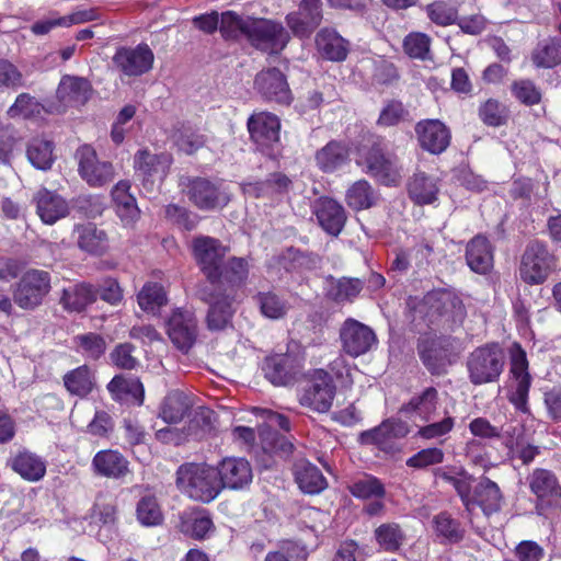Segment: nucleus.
<instances>
[{
  "label": "nucleus",
  "instance_id": "obj_1",
  "mask_svg": "<svg viewBox=\"0 0 561 561\" xmlns=\"http://www.w3.org/2000/svg\"><path fill=\"white\" fill-rule=\"evenodd\" d=\"M179 490L194 501L210 503L222 491L216 468L206 463L188 462L176 471Z\"/></svg>",
  "mask_w": 561,
  "mask_h": 561
},
{
  "label": "nucleus",
  "instance_id": "obj_2",
  "mask_svg": "<svg viewBox=\"0 0 561 561\" xmlns=\"http://www.w3.org/2000/svg\"><path fill=\"white\" fill-rule=\"evenodd\" d=\"M556 257L547 244L533 240L526 245L519 265L520 278L529 285L542 284L553 271Z\"/></svg>",
  "mask_w": 561,
  "mask_h": 561
},
{
  "label": "nucleus",
  "instance_id": "obj_3",
  "mask_svg": "<svg viewBox=\"0 0 561 561\" xmlns=\"http://www.w3.org/2000/svg\"><path fill=\"white\" fill-rule=\"evenodd\" d=\"M335 397V386L331 376L323 369L309 374L299 394V403L318 413L328 412Z\"/></svg>",
  "mask_w": 561,
  "mask_h": 561
},
{
  "label": "nucleus",
  "instance_id": "obj_4",
  "mask_svg": "<svg viewBox=\"0 0 561 561\" xmlns=\"http://www.w3.org/2000/svg\"><path fill=\"white\" fill-rule=\"evenodd\" d=\"M245 38L256 49L278 54L286 47L290 36L279 22L251 18Z\"/></svg>",
  "mask_w": 561,
  "mask_h": 561
},
{
  "label": "nucleus",
  "instance_id": "obj_5",
  "mask_svg": "<svg viewBox=\"0 0 561 561\" xmlns=\"http://www.w3.org/2000/svg\"><path fill=\"white\" fill-rule=\"evenodd\" d=\"M182 185L191 203L202 210L221 208L230 201L221 181H211L199 176L186 178Z\"/></svg>",
  "mask_w": 561,
  "mask_h": 561
},
{
  "label": "nucleus",
  "instance_id": "obj_6",
  "mask_svg": "<svg viewBox=\"0 0 561 561\" xmlns=\"http://www.w3.org/2000/svg\"><path fill=\"white\" fill-rule=\"evenodd\" d=\"M50 288L49 273L31 268L16 283L13 290V300L22 309L31 310L43 302Z\"/></svg>",
  "mask_w": 561,
  "mask_h": 561
},
{
  "label": "nucleus",
  "instance_id": "obj_7",
  "mask_svg": "<svg viewBox=\"0 0 561 561\" xmlns=\"http://www.w3.org/2000/svg\"><path fill=\"white\" fill-rule=\"evenodd\" d=\"M192 249L196 263L207 280L209 283L217 280L220 275L219 270L224 266L229 251L228 247L216 238L198 236L194 238Z\"/></svg>",
  "mask_w": 561,
  "mask_h": 561
},
{
  "label": "nucleus",
  "instance_id": "obj_8",
  "mask_svg": "<svg viewBox=\"0 0 561 561\" xmlns=\"http://www.w3.org/2000/svg\"><path fill=\"white\" fill-rule=\"evenodd\" d=\"M112 62L123 77L135 78L149 72L154 62L152 49L145 43L135 47L123 46L116 49Z\"/></svg>",
  "mask_w": 561,
  "mask_h": 561
},
{
  "label": "nucleus",
  "instance_id": "obj_9",
  "mask_svg": "<svg viewBox=\"0 0 561 561\" xmlns=\"http://www.w3.org/2000/svg\"><path fill=\"white\" fill-rule=\"evenodd\" d=\"M367 172L385 185H396L401 179L398 158L387 151L380 142H375L363 154Z\"/></svg>",
  "mask_w": 561,
  "mask_h": 561
},
{
  "label": "nucleus",
  "instance_id": "obj_10",
  "mask_svg": "<svg viewBox=\"0 0 561 561\" xmlns=\"http://www.w3.org/2000/svg\"><path fill=\"white\" fill-rule=\"evenodd\" d=\"M247 125L251 140L262 152L271 154L270 150L279 141L278 117L268 112H259L248 118Z\"/></svg>",
  "mask_w": 561,
  "mask_h": 561
},
{
  "label": "nucleus",
  "instance_id": "obj_11",
  "mask_svg": "<svg viewBox=\"0 0 561 561\" xmlns=\"http://www.w3.org/2000/svg\"><path fill=\"white\" fill-rule=\"evenodd\" d=\"M254 411L264 421V424L259 427V436L263 449L267 451H290L293 445L279 438L275 432L276 428L288 432L290 430L289 420L285 415L268 409L255 408Z\"/></svg>",
  "mask_w": 561,
  "mask_h": 561
},
{
  "label": "nucleus",
  "instance_id": "obj_12",
  "mask_svg": "<svg viewBox=\"0 0 561 561\" xmlns=\"http://www.w3.org/2000/svg\"><path fill=\"white\" fill-rule=\"evenodd\" d=\"M79 173L93 187H100L114 179V168L111 162L100 161L95 150L88 145L77 151Z\"/></svg>",
  "mask_w": 561,
  "mask_h": 561
},
{
  "label": "nucleus",
  "instance_id": "obj_13",
  "mask_svg": "<svg viewBox=\"0 0 561 561\" xmlns=\"http://www.w3.org/2000/svg\"><path fill=\"white\" fill-rule=\"evenodd\" d=\"M167 333L179 350L188 351L197 339V320L187 310L176 309L167 322Z\"/></svg>",
  "mask_w": 561,
  "mask_h": 561
},
{
  "label": "nucleus",
  "instance_id": "obj_14",
  "mask_svg": "<svg viewBox=\"0 0 561 561\" xmlns=\"http://www.w3.org/2000/svg\"><path fill=\"white\" fill-rule=\"evenodd\" d=\"M301 368L296 353H272L263 362L265 378L275 386L290 382Z\"/></svg>",
  "mask_w": 561,
  "mask_h": 561
},
{
  "label": "nucleus",
  "instance_id": "obj_15",
  "mask_svg": "<svg viewBox=\"0 0 561 561\" xmlns=\"http://www.w3.org/2000/svg\"><path fill=\"white\" fill-rule=\"evenodd\" d=\"M254 88L268 101L289 104L291 92L285 75L277 68L260 71L254 80Z\"/></svg>",
  "mask_w": 561,
  "mask_h": 561
},
{
  "label": "nucleus",
  "instance_id": "obj_16",
  "mask_svg": "<svg viewBox=\"0 0 561 561\" xmlns=\"http://www.w3.org/2000/svg\"><path fill=\"white\" fill-rule=\"evenodd\" d=\"M321 0H302L298 11L287 14L286 22L294 35L308 37L322 21Z\"/></svg>",
  "mask_w": 561,
  "mask_h": 561
},
{
  "label": "nucleus",
  "instance_id": "obj_17",
  "mask_svg": "<svg viewBox=\"0 0 561 561\" xmlns=\"http://www.w3.org/2000/svg\"><path fill=\"white\" fill-rule=\"evenodd\" d=\"M415 133L420 146L433 153L444 152L450 144V130L439 119H424L416 124Z\"/></svg>",
  "mask_w": 561,
  "mask_h": 561
},
{
  "label": "nucleus",
  "instance_id": "obj_18",
  "mask_svg": "<svg viewBox=\"0 0 561 561\" xmlns=\"http://www.w3.org/2000/svg\"><path fill=\"white\" fill-rule=\"evenodd\" d=\"M467 366L471 382L482 385L499 378L504 360L500 353H471Z\"/></svg>",
  "mask_w": 561,
  "mask_h": 561
},
{
  "label": "nucleus",
  "instance_id": "obj_19",
  "mask_svg": "<svg viewBox=\"0 0 561 561\" xmlns=\"http://www.w3.org/2000/svg\"><path fill=\"white\" fill-rule=\"evenodd\" d=\"M222 489L241 490L252 481V468L244 458L227 457L216 468Z\"/></svg>",
  "mask_w": 561,
  "mask_h": 561
},
{
  "label": "nucleus",
  "instance_id": "obj_20",
  "mask_svg": "<svg viewBox=\"0 0 561 561\" xmlns=\"http://www.w3.org/2000/svg\"><path fill=\"white\" fill-rule=\"evenodd\" d=\"M340 337L344 351H370L378 344L374 330L352 318L344 321Z\"/></svg>",
  "mask_w": 561,
  "mask_h": 561
},
{
  "label": "nucleus",
  "instance_id": "obj_21",
  "mask_svg": "<svg viewBox=\"0 0 561 561\" xmlns=\"http://www.w3.org/2000/svg\"><path fill=\"white\" fill-rule=\"evenodd\" d=\"M510 373L514 382V390L510 396V401L518 410L526 411L528 392L531 383L526 353H512Z\"/></svg>",
  "mask_w": 561,
  "mask_h": 561
},
{
  "label": "nucleus",
  "instance_id": "obj_22",
  "mask_svg": "<svg viewBox=\"0 0 561 561\" xmlns=\"http://www.w3.org/2000/svg\"><path fill=\"white\" fill-rule=\"evenodd\" d=\"M172 159L169 154H154L147 149L138 150L134 156V169L138 178L152 183L154 178L162 180L170 169Z\"/></svg>",
  "mask_w": 561,
  "mask_h": 561
},
{
  "label": "nucleus",
  "instance_id": "obj_23",
  "mask_svg": "<svg viewBox=\"0 0 561 561\" xmlns=\"http://www.w3.org/2000/svg\"><path fill=\"white\" fill-rule=\"evenodd\" d=\"M314 215L321 228L331 236H339L346 222V213L336 201L322 197L314 205Z\"/></svg>",
  "mask_w": 561,
  "mask_h": 561
},
{
  "label": "nucleus",
  "instance_id": "obj_24",
  "mask_svg": "<svg viewBox=\"0 0 561 561\" xmlns=\"http://www.w3.org/2000/svg\"><path fill=\"white\" fill-rule=\"evenodd\" d=\"M92 93L89 80L76 76H64L57 88V98L66 106H81Z\"/></svg>",
  "mask_w": 561,
  "mask_h": 561
},
{
  "label": "nucleus",
  "instance_id": "obj_25",
  "mask_svg": "<svg viewBox=\"0 0 561 561\" xmlns=\"http://www.w3.org/2000/svg\"><path fill=\"white\" fill-rule=\"evenodd\" d=\"M73 234L78 248L89 254L102 255L108 250L106 231L92 222L75 226Z\"/></svg>",
  "mask_w": 561,
  "mask_h": 561
},
{
  "label": "nucleus",
  "instance_id": "obj_26",
  "mask_svg": "<svg viewBox=\"0 0 561 561\" xmlns=\"http://www.w3.org/2000/svg\"><path fill=\"white\" fill-rule=\"evenodd\" d=\"M91 466L96 476L108 479H121L129 472L128 460L121 453L112 449L98 451Z\"/></svg>",
  "mask_w": 561,
  "mask_h": 561
},
{
  "label": "nucleus",
  "instance_id": "obj_27",
  "mask_svg": "<svg viewBox=\"0 0 561 561\" xmlns=\"http://www.w3.org/2000/svg\"><path fill=\"white\" fill-rule=\"evenodd\" d=\"M466 262L477 274H486L493 267V248L490 241L478 234L466 247Z\"/></svg>",
  "mask_w": 561,
  "mask_h": 561
},
{
  "label": "nucleus",
  "instance_id": "obj_28",
  "mask_svg": "<svg viewBox=\"0 0 561 561\" xmlns=\"http://www.w3.org/2000/svg\"><path fill=\"white\" fill-rule=\"evenodd\" d=\"M438 180L425 172L414 173L408 182V194L416 205H430L438 199Z\"/></svg>",
  "mask_w": 561,
  "mask_h": 561
},
{
  "label": "nucleus",
  "instance_id": "obj_29",
  "mask_svg": "<svg viewBox=\"0 0 561 561\" xmlns=\"http://www.w3.org/2000/svg\"><path fill=\"white\" fill-rule=\"evenodd\" d=\"M36 210L43 222L53 225L68 215L67 202L58 194L46 188L35 195Z\"/></svg>",
  "mask_w": 561,
  "mask_h": 561
},
{
  "label": "nucleus",
  "instance_id": "obj_30",
  "mask_svg": "<svg viewBox=\"0 0 561 561\" xmlns=\"http://www.w3.org/2000/svg\"><path fill=\"white\" fill-rule=\"evenodd\" d=\"M294 476L299 489L307 494H318L328 485L320 469L305 459L295 463Z\"/></svg>",
  "mask_w": 561,
  "mask_h": 561
},
{
  "label": "nucleus",
  "instance_id": "obj_31",
  "mask_svg": "<svg viewBox=\"0 0 561 561\" xmlns=\"http://www.w3.org/2000/svg\"><path fill=\"white\" fill-rule=\"evenodd\" d=\"M502 499L499 485L489 478H482L473 488L472 511L479 506L484 515L490 516L501 510Z\"/></svg>",
  "mask_w": 561,
  "mask_h": 561
},
{
  "label": "nucleus",
  "instance_id": "obj_32",
  "mask_svg": "<svg viewBox=\"0 0 561 561\" xmlns=\"http://www.w3.org/2000/svg\"><path fill=\"white\" fill-rule=\"evenodd\" d=\"M319 53L331 61H342L348 53V43L336 31L322 28L316 36Z\"/></svg>",
  "mask_w": 561,
  "mask_h": 561
},
{
  "label": "nucleus",
  "instance_id": "obj_33",
  "mask_svg": "<svg viewBox=\"0 0 561 561\" xmlns=\"http://www.w3.org/2000/svg\"><path fill=\"white\" fill-rule=\"evenodd\" d=\"M249 261L244 257L232 256L224 262V266L219 270L217 280L210 282L217 286H228L231 288L241 287L249 277Z\"/></svg>",
  "mask_w": 561,
  "mask_h": 561
},
{
  "label": "nucleus",
  "instance_id": "obj_34",
  "mask_svg": "<svg viewBox=\"0 0 561 561\" xmlns=\"http://www.w3.org/2000/svg\"><path fill=\"white\" fill-rule=\"evenodd\" d=\"M11 467L23 479L31 482L39 481L46 473L45 461L28 450H22L15 455Z\"/></svg>",
  "mask_w": 561,
  "mask_h": 561
},
{
  "label": "nucleus",
  "instance_id": "obj_35",
  "mask_svg": "<svg viewBox=\"0 0 561 561\" xmlns=\"http://www.w3.org/2000/svg\"><path fill=\"white\" fill-rule=\"evenodd\" d=\"M348 157V147L341 141L332 140L317 151L316 161L321 171L333 172L345 164Z\"/></svg>",
  "mask_w": 561,
  "mask_h": 561
},
{
  "label": "nucleus",
  "instance_id": "obj_36",
  "mask_svg": "<svg viewBox=\"0 0 561 561\" xmlns=\"http://www.w3.org/2000/svg\"><path fill=\"white\" fill-rule=\"evenodd\" d=\"M290 184V180L282 173H273L265 181L244 183V194L254 197H272L285 193Z\"/></svg>",
  "mask_w": 561,
  "mask_h": 561
},
{
  "label": "nucleus",
  "instance_id": "obj_37",
  "mask_svg": "<svg viewBox=\"0 0 561 561\" xmlns=\"http://www.w3.org/2000/svg\"><path fill=\"white\" fill-rule=\"evenodd\" d=\"M96 300L94 286L81 283L64 289L60 302L65 309L70 311H82L87 306Z\"/></svg>",
  "mask_w": 561,
  "mask_h": 561
},
{
  "label": "nucleus",
  "instance_id": "obj_38",
  "mask_svg": "<svg viewBox=\"0 0 561 561\" xmlns=\"http://www.w3.org/2000/svg\"><path fill=\"white\" fill-rule=\"evenodd\" d=\"M436 409L437 391L434 388H427L422 394L413 397L400 411L405 414H415L428 422L435 417Z\"/></svg>",
  "mask_w": 561,
  "mask_h": 561
},
{
  "label": "nucleus",
  "instance_id": "obj_39",
  "mask_svg": "<svg viewBox=\"0 0 561 561\" xmlns=\"http://www.w3.org/2000/svg\"><path fill=\"white\" fill-rule=\"evenodd\" d=\"M233 310L228 296L211 297L206 322L210 331L225 330L231 322Z\"/></svg>",
  "mask_w": 561,
  "mask_h": 561
},
{
  "label": "nucleus",
  "instance_id": "obj_40",
  "mask_svg": "<svg viewBox=\"0 0 561 561\" xmlns=\"http://www.w3.org/2000/svg\"><path fill=\"white\" fill-rule=\"evenodd\" d=\"M192 407L188 396L181 391H171L161 405L160 416L167 423H178L183 420Z\"/></svg>",
  "mask_w": 561,
  "mask_h": 561
},
{
  "label": "nucleus",
  "instance_id": "obj_41",
  "mask_svg": "<svg viewBox=\"0 0 561 561\" xmlns=\"http://www.w3.org/2000/svg\"><path fill=\"white\" fill-rule=\"evenodd\" d=\"M54 144L47 139L33 138L26 148L28 161L38 170H49L54 162Z\"/></svg>",
  "mask_w": 561,
  "mask_h": 561
},
{
  "label": "nucleus",
  "instance_id": "obj_42",
  "mask_svg": "<svg viewBox=\"0 0 561 561\" xmlns=\"http://www.w3.org/2000/svg\"><path fill=\"white\" fill-rule=\"evenodd\" d=\"M436 474L442 480L450 483L455 488L466 510L468 512H472V483L474 482L472 476L468 474L466 471H460L456 474H451L445 471H438Z\"/></svg>",
  "mask_w": 561,
  "mask_h": 561
},
{
  "label": "nucleus",
  "instance_id": "obj_43",
  "mask_svg": "<svg viewBox=\"0 0 561 561\" xmlns=\"http://www.w3.org/2000/svg\"><path fill=\"white\" fill-rule=\"evenodd\" d=\"M374 535L379 548L387 552L399 550L405 540L404 531L396 523L381 524Z\"/></svg>",
  "mask_w": 561,
  "mask_h": 561
},
{
  "label": "nucleus",
  "instance_id": "obj_44",
  "mask_svg": "<svg viewBox=\"0 0 561 561\" xmlns=\"http://www.w3.org/2000/svg\"><path fill=\"white\" fill-rule=\"evenodd\" d=\"M251 18H243L234 11H225L220 14L219 31L225 39L237 41L240 36L247 37Z\"/></svg>",
  "mask_w": 561,
  "mask_h": 561
},
{
  "label": "nucleus",
  "instance_id": "obj_45",
  "mask_svg": "<svg viewBox=\"0 0 561 561\" xmlns=\"http://www.w3.org/2000/svg\"><path fill=\"white\" fill-rule=\"evenodd\" d=\"M362 289L363 283L360 279L342 277L331 282L328 297L337 304L353 301Z\"/></svg>",
  "mask_w": 561,
  "mask_h": 561
},
{
  "label": "nucleus",
  "instance_id": "obj_46",
  "mask_svg": "<svg viewBox=\"0 0 561 561\" xmlns=\"http://www.w3.org/2000/svg\"><path fill=\"white\" fill-rule=\"evenodd\" d=\"M531 492L539 499L559 493V482L556 476L547 469H536L528 478Z\"/></svg>",
  "mask_w": 561,
  "mask_h": 561
},
{
  "label": "nucleus",
  "instance_id": "obj_47",
  "mask_svg": "<svg viewBox=\"0 0 561 561\" xmlns=\"http://www.w3.org/2000/svg\"><path fill=\"white\" fill-rule=\"evenodd\" d=\"M537 67L551 68L561 62V38H550L538 44L533 54Z\"/></svg>",
  "mask_w": 561,
  "mask_h": 561
},
{
  "label": "nucleus",
  "instance_id": "obj_48",
  "mask_svg": "<svg viewBox=\"0 0 561 561\" xmlns=\"http://www.w3.org/2000/svg\"><path fill=\"white\" fill-rule=\"evenodd\" d=\"M431 37L421 32H412L403 39L404 53L413 59L433 60L431 53Z\"/></svg>",
  "mask_w": 561,
  "mask_h": 561
},
{
  "label": "nucleus",
  "instance_id": "obj_49",
  "mask_svg": "<svg viewBox=\"0 0 561 561\" xmlns=\"http://www.w3.org/2000/svg\"><path fill=\"white\" fill-rule=\"evenodd\" d=\"M137 518L144 526H157L163 520L161 507L151 494L144 495L136 507Z\"/></svg>",
  "mask_w": 561,
  "mask_h": 561
},
{
  "label": "nucleus",
  "instance_id": "obj_50",
  "mask_svg": "<svg viewBox=\"0 0 561 561\" xmlns=\"http://www.w3.org/2000/svg\"><path fill=\"white\" fill-rule=\"evenodd\" d=\"M255 300L262 314L266 318L280 319L288 311L287 302L273 291L259 293Z\"/></svg>",
  "mask_w": 561,
  "mask_h": 561
},
{
  "label": "nucleus",
  "instance_id": "obj_51",
  "mask_svg": "<svg viewBox=\"0 0 561 561\" xmlns=\"http://www.w3.org/2000/svg\"><path fill=\"white\" fill-rule=\"evenodd\" d=\"M428 19L439 26L455 24L458 20V9L444 0H437L425 7Z\"/></svg>",
  "mask_w": 561,
  "mask_h": 561
},
{
  "label": "nucleus",
  "instance_id": "obj_52",
  "mask_svg": "<svg viewBox=\"0 0 561 561\" xmlns=\"http://www.w3.org/2000/svg\"><path fill=\"white\" fill-rule=\"evenodd\" d=\"M138 305L144 311L154 312L167 304V295L163 287L157 283H148L139 291Z\"/></svg>",
  "mask_w": 561,
  "mask_h": 561
},
{
  "label": "nucleus",
  "instance_id": "obj_53",
  "mask_svg": "<svg viewBox=\"0 0 561 561\" xmlns=\"http://www.w3.org/2000/svg\"><path fill=\"white\" fill-rule=\"evenodd\" d=\"M181 529L185 535L201 540L214 531V523L207 514L196 513L182 522Z\"/></svg>",
  "mask_w": 561,
  "mask_h": 561
},
{
  "label": "nucleus",
  "instance_id": "obj_54",
  "mask_svg": "<svg viewBox=\"0 0 561 561\" xmlns=\"http://www.w3.org/2000/svg\"><path fill=\"white\" fill-rule=\"evenodd\" d=\"M346 203L355 210L371 207L374 204V197L369 183L365 180L355 182L346 192Z\"/></svg>",
  "mask_w": 561,
  "mask_h": 561
},
{
  "label": "nucleus",
  "instance_id": "obj_55",
  "mask_svg": "<svg viewBox=\"0 0 561 561\" xmlns=\"http://www.w3.org/2000/svg\"><path fill=\"white\" fill-rule=\"evenodd\" d=\"M67 390L80 397L87 396L92 389L91 373L87 366L78 367L64 378Z\"/></svg>",
  "mask_w": 561,
  "mask_h": 561
},
{
  "label": "nucleus",
  "instance_id": "obj_56",
  "mask_svg": "<svg viewBox=\"0 0 561 561\" xmlns=\"http://www.w3.org/2000/svg\"><path fill=\"white\" fill-rule=\"evenodd\" d=\"M42 111L43 105L34 96L28 93H21L16 96L15 102L9 107L7 113L11 118H30L38 116Z\"/></svg>",
  "mask_w": 561,
  "mask_h": 561
},
{
  "label": "nucleus",
  "instance_id": "obj_57",
  "mask_svg": "<svg viewBox=\"0 0 561 561\" xmlns=\"http://www.w3.org/2000/svg\"><path fill=\"white\" fill-rule=\"evenodd\" d=\"M351 493L359 499H381L385 495V488L374 477H365L355 481L350 486Z\"/></svg>",
  "mask_w": 561,
  "mask_h": 561
},
{
  "label": "nucleus",
  "instance_id": "obj_58",
  "mask_svg": "<svg viewBox=\"0 0 561 561\" xmlns=\"http://www.w3.org/2000/svg\"><path fill=\"white\" fill-rule=\"evenodd\" d=\"M116 506L114 501L105 494H99L92 508L91 519L102 525H110L115 522Z\"/></svg>",
  "mask_w": 561,
  "mask_h": 561
},
{
  "label": "nucleus",
  "instance_id": "obj_59",
  "mask_svg": "<svg viewBox=\"0 0 561 561\" xmlns=\"http://www.w3.org/2000/svg\"><path fill=\"white\" fill-rule=\"evenodd\" d=\"M329 522V515L324 511L311 506L301 507L298 512V523L314 533L322 531Z\"/></svg>",
  "mask_w": 561,
  "mask_h": 561
},
{
  "label": "nucleus",
  "instance_id": "obj_60",
  "mask_svg": "<svg viewBox=\"0 0 561 561\" xmlns=\"http://www.w3.org/2000/svg\"><path fill=\"white\" fill-rule=\"evenodd\" d=\"M92 21H99L100 24L105 23L100 9L93 7H78L69 15L62 16L61 23L64 24V27H69L71 25L83 24Z\"/></svg>",
  "mask_w": 561,
  "mask_h": 561
},
{
  "label": "nucleus",
  "instance_id": "obj_61",
  "mask_svg": "<svg viewBox=\"0 0 561 561\" xmlns=\"http://www.w3.org/2000/svg\"><path fill=\"white\" fill-rule=\"evenodd\" d=\"M479 116L484 124L497 127L505 123V107L499 101L489 99L480 106Z\"/></svg>",
  "mask_w": 561,
  "mask_h": 561
},
{
  "label": "nucleus",
  "instance_id": "obj_62",
  "mask_svg": "<svg viewBox=\"0 0 561 561\" xmlns=\"http://www.w3.org/2000/svg\"><path fill=\"white\" fill-rule=\"evenodd\" d=\"M435 531L438 536L449 541H459L462 538V530L459 524L447 513H440L434 518Z\"/></svg>",
  "mask_w": 561,
  "mask_h": 561
},
{
  "label": "nucleus",
  "instance_id": "obj_63",
  "mask_svg": "<svg viewBox=\"0 0 561 561\" xmlns=\"http://www.w3.org/2000/svg\"><path fill=\"white\" fill-rule=\"evenodd\" d=\"M23 85L21 71L9 60L0 59V90H16Z\"/></svg>",
  "mask_w": 561,
  "mask_h": 561
},
{
  "label": "nucleus",
  "instance_id": "obj_64",
  "mask_svg": "<svg viewBox=\"0 0 561 561\" xmlns=\"http://www.w3.org/2000/svg\"><path fill=\"white\" fill-rule=\"evenodd\" d=\"M444 460V453L440 448L433 447L422 449L407 460V466L415 469H425L438 465Z\"/></svg>",
  "mask_w": 561,
  "mask_h": 561
}]
</instances>
